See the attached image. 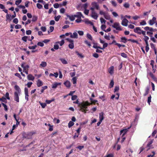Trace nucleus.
I'll return each instance as SVG.
<instances>
[{"label": "nucleus", "mask_w": 157, "mask_h": 157, "mask_svg": "<svg viewBox=\"0 0 157 157\" xmlns=\"http://www.w3.org/2000/svg\"><path fill=\"white\" fill-rule=\"evenodd\" d=\"M73 103L78 104V106L80 108V110L85 113L86 112V109L87 108V106H89L90 104L88 101H83L80 103L78 99H77L76 101H73Z\"/></svg>", "instance_id": "obj_1"}, {"label": "nucleus", "mask_w": 157, "mask_h": 157, "mask_svg": "<svg viewBox=\"0 0 157 157\" xmlns=\"http://www.w3.org/2000/svg\"><path fill=\"white\" fill-rule=\"evenodd\" d=\"M14 88L16 90L14 93V100L16 102H19V96L21 94V90L20 87L17 85L15 84Z\"/></svg>", "instance_id": "obj_2"}, {"label": "nucleus", "mask_w": 157, "mask_h": 157, "mask_svg": "<svg viewBox=\"0 0 157 157\" xmlns=\"http://www.w3.org/2000/svg\"><path fill=\"white\" fill-rule=\"evenodd\" d=\"M134 32L139 35L142 34L143 35H146V32L142 30L141 28L139 27H137L135 29Z\"/></svg>", "instance_id": "obj_3"}, {"label": "nucleus", "mask_w": 157, "mask_h": 157, "mask_svg": "<svg viewBox=\"0 0 157 157\" xmlns=\"http://www.w3.org/2000/svg\"><path fill=\"white\" fill-rule=\"evenodd\" d=\"M91 5L92 7L90 8V10H92V9H93V10H95V9L97 10H99L100 7L99 5L97 2H92Z\"/></svg>", "instance_id": "obj_4"}, {"label": "nucleus", "mask_w": 157, "mask_h": 157, "mask_svg": "<svg viewBox=\"0 0 157 157\" xmlns=\"http://www.w3.org/2000/svg\"><path fill=\"white\" fill-rule=\"evenodd\" d=\"M91 17L94 19L97 20L98 17V13L95 10H93V9H92V10H91Z\"/></svg>", "instance_id": "obj_5"}, {"label": "nucleus", "mask_w": 157, "mask_h": 157, "mask_svg": "<svg viewBox=\"0 0 157 157\" xmlns=\"http://www.w3.org/2000/svg\"><path fill=\"white\" fill-rule=\"evenodd\" d=\"M112 27L116 29L117 30H122L120 24L118 22H115L112 25Z\"/></svg>", "instance_id": "obj_6"}, {"label": "nucleus", "mask_w": 157, "mask_h": 157, "mask_svg": "<svg viewBox=\"0 0 157 157\" xmlns=\"http://www.w3.org/2000/svg\"><path fill=\"white\" fill-rule=\"evenodd\" d=\"M131 126L129 127H128L127 128H126L124 129L123 130H121L120 131V135H121L122 137H123L124 136L126 133L128 129H129Z\"/></svg>", "instance_id": "obj_7"}, {"label": "nucleus", "mask_w": 157, "mask_h": 157, "mask_svg": "<svg viewBox=\"0 0 157 157\" xmlns=\"http://www.w3.org/2000/svg\"><path fill=\"white\" fill-rule=\"evenodd\" d=\"M156 21V18L155 17H153L149 21L148 23L150 25H152L155 23Z\"/></svg>", "instance_id": "obj_8"}, {"label": "nucleus", "mask_w": 157, "mask_h": 157, "mask_svg": "<svg viewBox=\"0 0 157 157\" xmlns=\"http://www.w3.org/2000/svg\"><path fill=\"white\" fill-rule=\"evenodd\" d=\"M35 133L33 132H28L25 134V138L28 139H31L32 138V136Z\"/></svg>", "instance_id": "obj_9"}, {"label": "nucleus", "mask_w": 157, "mask_h": 157, "mask_svg": "<svg viewBox=\"0 0 157 157\" xmlns=\"http://www.w3.org/2000/svg\"><path fill=\"white\" fill-rule=\"evenodd\" d=\"M144 29L146 31H148L150 32H155L156 31V29H154L148 26H146L144 28Z\"/></svg>", "instance_id": "obj_10"}, {"label": "nucleus", "mask_w": 157, "mask_h": 157, "mask_svg": "<svg viewBox=\"0 0 157 157\" xmlns=\"http://www.w3.org/2000/svg\"><path fill=\"white\" fill-rule=\"evenodd\" d=\"M108 72L110 75H113L114 72V67L113 66H111L108 69Z\"/></svg>", "instance_id": "obj_11"}, {"label": "nucleus", "mask_w": 157, "mask_h": 157, "mask_svg": "<svg viewBox=\"0 0 157 157\" xmlns=\"http://www.w3.org/2000/svg\"><path fill=\"white\" fill-rule=\"evenodd\" d=\"M128 21L126 19L124 18L122 21L121 24L124 26H126L128 25Z\"/></svg>", "instance_id": "obj_12"}, {"label": "nucleus", "mask_w": 157, "mask_h": 157, "mask_svg": "<svg viewBox=\"0 0 157 157\" xmlns=\"http://www.w3.org/2000/svg\"><path fill=\"white\" fill-rule=\"evenodd\" d=\"M61 83L55 82L53 84H52V88L53 89H56L57 88L58 86L60 85Z\"/></svg>", "instance_id": "obj_13"}, {"label": "nucleus", "mask_w": 157, "mask_h": 157, "mask_svg": "<svg viewBox=\"0 0 157 157\" xmlns=\"http://www.w3.org/2000/svg\"><path fill=\"white\" fill-rule=\"evenodd\" d=\"M63 84L67 88H70L71 86V83L68 80H67L64 82Z\"/></svg>", "instance_id": "obj_14"}, {"label": "nucleus", "mask_w": 157, "mask_h": 157, "mask_svg": "<svg viewBox=\"0 0 157 157\" xmlns=\"http://www.w3.org/2000/svg\"><path fill=\"white\" fill-rule=\"evenodd\" d=\"M70 37L73 38H77L78 37V34L76 32L74 33L73 34L71 33Z\"/></svg>", "instance_id": "obj_15"}, {"label": "nucleus", "mask_w": 157, "mask_h": 157, "mask_svg": "<svg viewBox=\"0 0 157 157\" xmlns=\"http://www.w3.org/2000/svg\"><path fill=\"white\" fill-rule=\"evenodd\" d=\"M34 77L31 74H29L27 76V79L29 80L33 81Z\"/></svg>", "instance_id": "obj_16"}, {"label": "nucleus", "mask_w": 157, "mask_h": 157, "mask_svg": "<svg viewBox=\"0 0 157 157\" xmlns=\"http://www.w3.org/2000/svg\"><path fill=\"white\" fill-rule=\"evenodd\" d=\"M84 21L85 22V23L87 24H90L91 25H93V23L90 21H89L87 19H85L84 20Z\"/></svg>", "instance_id": "obj_17"}, {"label": "nucleus", "mask_w": 157, "mask_h": 157, "mask_svg": "<svg viewBox=\"0 0 157 157\" xmlns=\"http://www.w3.org/2000/svg\"><path fill=\"white\" fill-rule=\"evenodd\" d=\"M37 85L38 87H40L43 85V83L40 80L38 79L37 82Z\"/></svg>", "instance_id": "obj_18"}, {"label": "nucleus", "mask_w": 157, "mask_h": 157, "mask_svg": "<svg viewBox=\"0 0 157 157\" xmlns=\"http://www.w3.org/2000/svg\"><path fill=\"white\" fill-rule=\"evenodd\" d=\"M67 16L71 21H74L75 20V15H72L70 16L68 15H67Z\"/></svg>", "instance_id": "obj_19"}, {"label": "nucleus", "mask_w": 157, "mask_h": 157, "mask_svg": "<svg viewBox=\"0 0 157 157\" xmlns=\"http://www.w3.org/2000/svg\"><path fill=\"white\" fill-rule=\"evenodd\" d=\"M103 115V112H101L99 113V121H102L104 119Z\"/></svg>", "instance_id": "obj_20"}, {"label": "nucleus", "mask_w": 157, "mask_h": 157, "mask_svg": "<svg viewBox=\"0 0 157 157\" xmlns=\"http://www.w3.org/2000/svg\"><path fill=\"white\" fill-rule=\"evenodd\" d=\"M59 60L63 64H66L67 63V61L64 58H61Z\"/></svg>", "instance_id": "obj_21"}, {"label": "nucleus", "mask_w": 157, "mask_h": 157, "mask_svg": "<svg viewBox=\"0 0 157 157\" xmlns=\"http://www.w3.org/2000/svg\"><path fill=\"white\" fill-rule=\"evenodd\" d=\"M104 17L107 20H110V15L107 13H106Z\"/></svg>", "instance_id": "obj_22"}, {"label": "nucleus", "mask_w": 157, "mask_h": 157, "mask_svg": "<svg viewBox=\"0 0 157 157\" xmlns=\"http://www.w3.org/2000/svg\"><path fill=\"white\" fill-rule=\"evenodd\" d=\"M11 15L7 14L6 15V21H10L11 20Z\"/></svg>", "instance_id": "obj_23"}, {"label": "nucleus", "mask_w": 157, "mask_h": 157, "mask_svg": "<svg viewBox=\"0 0 157 157\" xmlns=\"http://www.w3.org/2000/svg\"><path fill=\"white\" fill-rule=\"evenodd\" d=\"M153 143V141H150L148 143L147 145V147H148V149L147 150V151H148L151 148V144Z\"/></svg>", "instance_id": "obj_24"}, {"label": "nucleus", "mask_w": 157, "mask_h": 157, "mask_svg": "<svg viewBox=\"0 0 157 157\" xmlns=\"http://www.w3.org/2000/svg\"><path fill=\"white\" fill-rule=\"evenodd\" d=\"M82 13L80 12H77L75 15V17H78V18H81V15Z\"/></svg>", "instance_id": "obj_25"}, {"label": "nucleus", "mask_w": 157, "mask_h": 157, "mask_svg": "<svg viewBox=\"0 0 157 157\" xmlns=\"http://www.w3.org/2000/svg\"><path fill=\"white\" fill-rule=\"evenodd\" d=\"M64 43V41L63 40H62L60 41H58L56 42V44H59L60 46H62Z\"/></svg>", "instance_id": "obj_26"}, {"label": "nucleus", "mask_w": 157, "mask_h": 157, "mask_svg": "<svg viewBox=\"0 0 157 157\" xmlns=\"http://www.w3.org/2000/svg\"><path fill=\"white\" fill-rule=\"evenodd\" d=\"M54 100H55V99L54 98H52L51 100H46L45 101V102L47 104H49L50 103H51L52 102L54 101Z\"/></svg>", "instance_id": "obj_27"}, {"label": "nucleus", "mask_w": 157, "mask_h": 157, "mask_svg": "<svg viewBox=\"0 0 157 157\" xmlns=\"http://www.w3.org/2000/svg\"><path fill=\"white\" fill-rule=\"evenodd\" d=\"M74 124V123L72 121H70L68 124V127L69 128H70L73 126Z\"/></svg>", "instance_id": "obj_28"}, {"label": "nucleus", "mask_w": 157, "mask_h": 157, "mask_svg": "<svg viewBox=\"0 0 157 157\" xmlns=\"http://www.w3.org/2000/svg\"><path fill=\"white\" fill-rule=\"evenodd\" d=\"M47 63L45 62H42L41 64H40V65L42 67H44L46 66H47Z\"/></svg>", "instance_id": "obj_29"}, {"label": "nucleus", "mask_w": 157, "mask_h": 157, "mask_svg": "<svg viewBox=\"0 0 157 157\" xmlns=\"http://www.w3.org/2000/svg\"><path fill=\"white\" fill-rule=\"evenodd\" d=\"M77 78L76 77H74L72 79V81L73 84H75L76 83Z\"/></svg>", "instance_id": "obj_30"}, {"label": "nucleus", "mask_w": 157, "mask_h": 157, "mask_svg": "<svg viewBox=\"0 0 157 157\" xmlns=\"http://www.w3.org/2000/svg\"><path fill=\"white\" fill-rule=\"evenodd\" d=\"M74 43H70L68 44V47L69 48L71 49H73L74 48Z\"/></svg>", "instance_id": "obj_31"}, {"label": "nucleus", "mask_w": 157, "mask_h": 157, "mask_svg": "<svg viewBox=\"0 0 157 157\" xmlns=\"http://www.w3.org/2000/svg\"><path fill=\"white\" fill-rule=\"evenodd\" d=\"M48 88L47 86H43L42 87V89L41 90V93H40V94H41L42 93L44 92V90L47 89Z\"/></svg>", "instance_id": "obj_32"}, {"label": "nucleus", "mask_w": 157, "mask_h": 157, "mask_svg": "<svg viewBox=\"0 0 157 157\" xmlns=\"http://www.w3.org/2000/svg\"><path fill=\"white\" fill-rule=\"evenodd\" d=\"M39 103L43 108H44L46 106V103H41L40 101H39Z\"/></svg>", "instance_id": "obj_33"}, {"label": "nucleus", "mask_w": 157, "mask_h": 157, "mask_svg": "<svg viewBox=\"0 0 157 157\" xmlns=\"http://www.w3.org/2000/svg\"><path fill=\"white\" fill-rule=\"evenodd\" d=\"M17 127V126L15 124H14L13 125L12 128L10 132V134H12L13 132V131Z\"/></svg>", "instance_id": "obj_34"}, {"label": "nucleus", "mask_w": 157, "mask_h": 157, "mask_svg": "<svg viewBox=\"0 0 157 157\" xmlns=\"http://www.w3.org/2000/svg\"><path fill=\"white\" fill-rule=\"evenodd\" d=\"M29 38V37L26 36H25L23 37L22 38V40L24 41V42H26L27 40L28 39V38Z\"/></svg>", "instance_id": "obj_35"}, {"label": "nucleus", "mask_w": 157, "mask_h": 157, "mask_svg": "<svg viewBox=\"0 0 157 157\" xmlns=\"http://www.w3.org/2000/svg\"><path fill=\"white\" fill-rule=\"evenodd\" d=\"M75 53L78 56V57L81 58L84 57V56L82 54L79 53L78 51H76Z\"/></svg>", "instance_id": "obj_36"}, {"label": "nucleus", "mask_w": 157, "mask_h": 157, "mask_svg": "<svg viewBox=\"0 0 157 157\" xmlns=\"http://www.w3.org/2000/svg\"><path fill=\"white\" fill-rule=\"evenodd\" d=\"M114 83L113 80H112L110 83L109 87L111 88L113 87Z\"/></svg>", "instance_id": "obj_37"}, {"label": "nucleus", "mask_w": 157, "mask_h": 157, "mask_svg": "<svg viewBox=\"0 0 157 157\" xmlns=\"http://www.w3.org/2000/svg\"><path fill=\"white\" fill-rule=\"evenodd\" d=\"M140 24L141 25H144L146 24V22L144 20H143L140 22Z\"/></svg>", "instance_id": "obj_38"}, {"label": "nucleus", "mask_w": 157, "mask_h": 157, "mask_svg": "<svg viewBox=\"0 0 157 157\" xmlns=\"http://www.w3.org/2000/svg\"><path fill=\"white\" fill-rule=\"evenodd\" d=\"M58 44H55L54 46V48L56 50H57L59 48V46Z\"/></svg>", "instance_id": "obj_39"}, {"label": "nucleus", "mask_w": 157, "mask_h": 157, "mask_svg": "<svg viewBox=\"0 0 157 157\" xmlns=\"http://www.w3.org/2000/svg\"><path fill=\"white\" fill-rule=\"evenodd\" d=\"M108 46V44L107 43H104L103 44V46L102 48L101 47V49H103L107 47Z\"/></svg>", "instance_id": "obj_40"}, {"label": "nucleus", "mask_w": 157, "mask_h": 157, "mask_svg": "<svg viewBox=\"0 0 157 157\" xmlns=\"http://www.w3.org/2000/svg\"><path fill=\"white\" fill-rule=\"evenodd\" d=\"M100 21L101 24L104 23L105 24L106 21L103 18H100Z\"/></svg>", "instance_id": "obj_41"}, {"label": "nucleus", "mask_w": 157, "mask_h": 157, "mask_svg": "<svg viewBox=\"0 0 157 157\" xmlns=\"http://www.w3.org/2000/svg\"><path fill=\"white\" fill-rule=\"evenodd\" d=\"M21 2V0H17L16 1L15 4L16 5L18 6Z\"/></svg>", "instance_id": "obj_42"}, {"label": "nucleus", "mask_w": 157, "mask_h": 157, "mask_svg": "<svg viewBox=\"0 0 157 157\" xmlns=\"http://www.w3.org/2000/svg\"><path fill=\"white\" fill-rule=\"evenodd\" d=\"M129 4L127 2H126L124 5V7L127 8H128L129 7Z\"/></svg>", "instance_id": "obj_43"}, {"label": "nucleus", "mask_w": 157, "mask_h": 157, "mask_svg": "<svg viewBox=\"0 0 157 157\" xmlns=\"http://www.w3.org/2000/svg\"><path fill=\"white\" fill-rule=\"evenodd\" d=\"M37 19V17L36 16H34L33 17L32 21H33L34 22L36 21Z\"/></svg>", "instance_id": "obj_44"}, {"label": "nucleus", "mask_w": 157, "mask_h": 157, "mask_svg": "<svg viewBox=\"0 0 157 157\" xmlns=\"http://www.w3.org/2000/svg\"><path fill=\"white\" fill-rule=\"evenodd\" d=\"M110 2H111V4H112V5L114 6H117V3L115 1L112 0V1H111Z\"/></svg>", "instance_id": "obj_45"}, {"label": "nucleus", "mask_w": 157, "mask_h": 157, "mask_svg": "<svg viewBox=\"0 0 157 157\" xmlns=\"http://www.w3.org/2000/svg\"><path fill=\"white\" fill-rule=\"evenodd\" d=\"M37 47V45H35L34 46H29L28 48L29 49H34L36 48Z\"/></svg>", "instance_id": "obj_46"}, {"label": "nucleus", "mask_w": 157, "mask_h": 157, "mask_svg": "<svg viewBox=\"0 0 157 157\" xmlns=\"http://www.w3.org/2000/svg\"><path fill=\"white\" fill-rule=\"evenodd\" d=\"M0 100L3 102H6V98H4V97H3L2 98H0Z\"/></svg>", "instance_id": "obj_47"}, {"label": "nucleus", "mask_w": 157, "mask_h": 157, "mask_svg": "<svg viewBox=\"0 0 157 157\" xmlns=\"http://www.w3.org/2000/svg\"><path fill=\"white\" fill-rule=\"evenodd\" d=\"M2 105H3V107H4L5 110L6 111H7L8 108H7V105L5 104H4V103H2Z\"/></svg>", "instance_id": "obj_48"}, {"label": "nucleus", "mask_w": 157, "mask_h": 157, "mask_svg": "<svg viewBox=\"0 0 157 157\" xmlns=\"http://www.w3.org/2000/svg\"><path fill=\"white\" fill-rule=\"evenodd\" d=\"M106 13H105V12L101 10H100L99 11V14L101 15H103V16H104Z\"/></svg>", "instance_id": "obj_49"}, {"label": "nucleus", "mask_w": 157, "mask_h": 157, "mask_svg": "<svg viewBox=\"0 0 157 157\" xmlns=\"http://www.w3.org/2000/svg\"><path fill=\"white\" fill-rule=\"evenodd\" d=\"M66 40L69 42V44L74 43V40L69 38H67Z\"/></svg>", "instance_id": "obj_50"}, {"label": "nucleus", "mask_w": 157, "mask_h": 157, "mask_svg": "<svg viewBox=\"0 0 157 157\" xmlns=\"http://www.w3.org/2000/svg\"><path fill=\"white\" fill-rule=\"evenodd\" d=\"M36 6L39 9H42L43 7L42 5L39 3L37 4Z\"/></svg>", "instance_id": "obj_51"}, {"label": "nucleus", "mask_w": 157, "mask_h": 157, "mask_svg": "<svg viewBox=\"0 0 157 157\" xmlns=\"http://www.w3.org/2000/svg\"><path fill=\"white\" fill-rule=\"evenodd\" d=\"M128 41H130L132 42H133V43H136L137 44H138V41H137V40H133V39H129L128 40Z\"/></svg>", "instance_id": "obj_52"}, {"label": "nucleus", "mask_w": 157, "mask_h": 157, "mask_svg": "<svg viewBox=\"0 0 157 157\" xmlns=\"http://www.w3.org/2000/svg\"><path fill=\"white\" fill-rule=\"evenodd\" d=\"M87 37L88 38L90 39V40H92V38L91 36L89 34L87 33Z\"/></svg>", "instance_id": "obj_53"}, {"label": "nucleus", "mask_w": 157, "mask_h": 157, "mask_svg": "<svg viewBox=\"0 0 157 157\" xmlns=\"http://www.w3.org/2000/svg\"><path fill=\"white\" fill-rule=\"evenodd\" d=\"M93 48H94L96 49L99 48L101 49V47L98 46L96 44H94L93 46Z\"/></svg>", "instance_id": "obj_54"}, {"label": "nucleus", "mask_w": 157, "mask_h": 157, "mask_svg": "<svg viewBox=\"0 0 157 157\" xmlns=\"http://www.w3.org/2000/svg\"><path fill=\"white\" fill-rule=\"evenodd\" d=\"M84 42L89 46L90 47L91 46L90 42L86 40L84 41Z\"/></svg>", "instance_id": "obj_55"}, {"label": "nucleus", "mask_w": 157, "mask_h": 157, "mask_svg": "<svg viewBox=\"0 0 157 157\" xmlns=\"http://www.w3.org/2000/svg\"><path fill=\"white\" fill-rule=\"evenodd\" d=\"M150 45L151 48L153 49V50H155V49H156L155 47V45L154 44L152 43H150Z\"/></svg>", "instance_id": "obj_56"}, {"label": "nucleus", "mask_w": 157, "mask_h": 157, "mask_svg": "<svg viewBox=\"0 0 157 157\" xmlns=\"http://www.w3.org/2000/svg\"><path fill=\"white\" fill-rule=\"evenodd\" d=\"M29 67V66L28 65H26L23 68V71H25L28 70V68Z\"/></svg>", "instance_id": "obj_57"}, {"label": "nucleus", "mask_w": 157, "mask_h": 157, "mask_svg": "<svg viewBox=\"0 0 157 157\" xmlns=\"http://www.w3.org/2000/svg\"><path fill=\"white\" fill-rule=\"evenodd\" d=\"M77 98V96H76V95H74L72 96L71 99L72 100L74 101V100H75Z\"/></svg>", "instance_id": "obj_58"}, {"label": "nucleus", "mask_w": 157, "mask_h": 157, "mask_svg": "<svg viewBox=\"0 0 157 157\" xmlns=\"http://www.w3.org/2000/svg\"><path fill=\"white\" fill-rule=\"evenodd\" d=\"M61 16L60 15H58L57 17H55V19L56 21H58L60 19Z\"/></svg>", "instance_id": "obj_59"}, {"label": "nucleus", "mask_w": 157, "mask_h": 157, "mask_svg": "<svg viewBox=\"0 0 157 157\" xmlns=\"http://www.w3.org/2000/svg\"><path fill=\"white\" fill-rule=\"evenodd\" d=\"M65 12V10L64 8H62L60 10V12L61 13H64Z\"/></svg>", "instance_id": "obj_60"}, {"label": "nucleus", "mask_w": 157, "mask_h": 157, "mask_svg": "<svg viewBox=\"0 0 157 157\" xmlns=\"http://www.w3.org/2000/svg\"><path fill=\"white\" fill-rule=\"evenodd\" d=\"M89 10L87 9H85L84 13L85 14L88 15L89 13Z\"/></svg>", "instance_id": "obj_61"}, {"label": "nucleus", "mask_w": 157, "mask_h": 157, "mask_svg": "<svg viewBox=\"0 0 157 157\" xmlns=\"http://www.w3.org/2000/svg\"><path fill=\"white\" fill-rule=\"evenodd\" d=\"M121 40H122L123 42L125 43L126 42L127 40L126 38L124 37H122L121 38Z\"/></svg>", "instance_id": "obj_62"}, {"label": "nucleus", "mask_w": 157, "mask_h": 157, "mask_svg": "<svg viewBox=\"0 0 157 157\" xmlns=\"http://www.w3.org/2000/svg\"><path fill=\"white\" fill-rule=\"evenodd\" d=\"M33 83L32 82H28L26 85L27 86V87L29 88H30L32 85V84Z\"/></svg>", "instance_id": "obj_63"}, {"label": "nucleus", "mask_w": 157, "mask_h": 157, "mask_svg": "<svg viewBox=\"0 0 157 157\" xmlns=\"http://www.w3.org/2000/svg\"><path fill=\"white\" fill-rule=\"evenodd\" d=\"M21 26L20 25H17L15 26V28L16 29H19L21 28Z\"/></svg>", "instance_id": "obj_64"}]
</instances>
